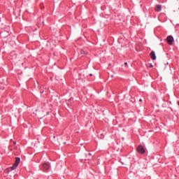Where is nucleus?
Returning a JSON list of instances; mask_svg holds the SVG:
<instances>
[{"label": "nucleus", "instance_id": "nucleus-6", "mask_svg": "<svg viewBox=\"0 0 179 179\" xmlns=\"http://www.w3.org/2000/svg\"><path fill=\"white\" fill-rule=\"evenodd\" d=\"M161 10H162V6H161V5H157L156 8H155V10H156L157 12H160Z\"/></svg>", "mask_w": 179, "mask_h": 179}, {"label": "nucleus", "instance_id": "nucleus-8", "mask_svg": "<svg viewBox=\"0 0 179 179\" xmlns=\"http://www.w3.org/2000/svg\"><path fill=\"white\" fill-rule=\"evenodd\" d=\"M124 66H125V67H127V62L124 63Z\"/></svg>", "mask_w": 179, "mask_h": 179}, {"label": "nucleus", "instance_id": "nucleus-11", "mask_svg": "<svg viewBox=\"0 0 179 179\" xmlns=\"http://www.w3.org/2000/svg\"><path fill=\"white\" fill-rule=\"evenodd\" d=\"M88 155L91 156V155H92V154H90H90H88Z\"/></svg>", "mask_w": 179, "mask_h": 179}, {"label": "nucleus", "instance_id": "nucleus-3", "mask_svg": "<svg viewBox=\"0 0 179 179\" xmlns=\"http://www.w3.org/2000/svg\"><path fill=\"white\" fill-rule=\"evenodd\" d=\"M137 150L139 154H144L145 152L144 148L142 145H138Z\"/></svg>", "mask_w": 179, "mask_h": 179}, {"label": "nucleus", "instance_id": "nucleus-2", "mask_svg": "<svg viewBox=\"0 0 179 179\" xmlns=\"http://www.w3.org/2000/svg\"><path fill=\"white\" fill-rule=\"evenodd\" d=\"M166 40L169 45H173V42H174V38L172 36H168Z\"/></svg>", "mask_w": 179, "mask_h": 179}, {"label": "nucleus", "instance_id": "nucleus-1", "mask_svg": "<svg viewBox=\"0 0 179 179\" xmlns=\"http://www.w3.org/2000/svg\"><path fill=\"white\" fill-rule=\"evenodd\" d=\"M20 157H15V164L13 165L12 167H10V168L6 169V172L7 173H8L9 171H14L18 166V164H20Z\"/></svg>", "mask_w": 179, "mask_h": 179}, {"label": "nucleus", "instance_id": "nucleus-4", "mask_svg": "<svg viewBox=\"0 0 179 179\" xmlns=\"http://www.w3.org/2000/svg\"><path fill=\"white\" fill-rule=\"evenodd\" d=\"M42 169H43L44 171H47L50 169V164L48 163H44L43 165H42Z\"/></svg>", "mask_w": 179, "mask_h": 179}, {"label": "nucleus", "instance_id": "nucleus-9", "mask_svg": "<svg viewBox=\"0 0 179 179\" xmlns=\"http://www.w3.org/2000/svg\"><path fill=\"white\" fill-rule=\"evenodd\" d=\"M139 101H141H141H142V99H139Z\"/></svg>", "mask_w": 179, "mask_h": 179}, {"label": "nucleus", "instance_id": "nucleus-10", "mask_svg": "<svg viewBox=\"0 0 179 179\" xmlns=\"http://www.w3.org/2000/svg\"><path fill=\"white\" fill-rule=\"evenodd\" d=\"M16 144V142L15 141H14V145H15Z\"/></svg>", "mask_w": 179, "mask_h": 179}, {"label": "nucleus", "instance_id": "nucleus-7", "mask_svg": "<svg viewBox=\"0 0 179 179\" xmlns=\"http://www.w3.org/2000/svg\"><path fill=\"white\" fill-rule=\"evenodd\" d=\"M80 53H81L82 55H83V54H85V52L83 50H80Z\"/></svg>", "mask_w": 179, "mask_h": 179}, {"label": "nucleus", "instance_id": "nucleus-12", "mask_svg": "<svg viewBox=\"0 0 179 179\" xmlns=\"http://www.w3.org/2000/svg\"><path fill=\"white\" fill-rule=\"evenodd\" d=\"M90 76H92V74H90Z\"/></svg>", "mask_w": 179, "mask_h": 179}, {"label": "nucleus", "instance_id": "nucleus-13", "mask_svg": "<svg viewBox=\"0 0 179 179\" xmlns=\"http://www.w3.org/2000/svg\"><path fill=\"white\" fill-rule=\"evenodd\" d=\"M178 106H179V102H178Z\"/></svg>", "mask_w": 179, "mask_h": 179}, {"label": "nucleus", "instance_id": "nucleus-5", "mask_svg": "<svg viewBox=\"0 0 179 179\" xmlns=\"http://www.w3.org/2000/svg\"><path fill=\"white\" fill-rule=\"evenodd\" d=\"M150 56L151 57V59L156 60V55L155 51L151 52Z\"/></svg>", "mask_w": 179, "mask_h": 179}]
</instances>
